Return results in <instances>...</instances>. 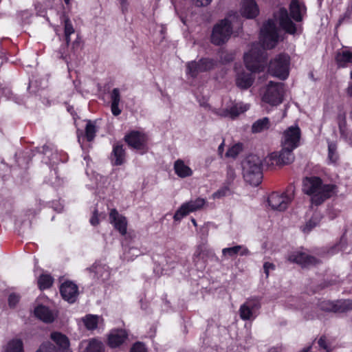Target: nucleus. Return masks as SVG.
<instances>
[{"label":"nucleus","mask_w":352,"mask_h":352,"mask_svg":"<svg viewBox=\"0 0 352 352\" xmlns=\"http://www.w3.org/2000/svg\"><path fill=\"white\" fill-rule=\"evenodd\" d=\"M276 23H278L283 30L290 34H295L298 31H301L300 28H298L289 18L287 9L280 8L274 14V18L264 23L261 30V42L263 48L271 49L277 44L278 30Z\"/></svg>","instance_id":"f257e3e1"},{"label":"nucleus","mask_w":352,"mask_h":352,"mask_svg":"<svg viewBox=\"0 0 352 352\" xmlns=\"http://www.w3.org/2000/svg\"><path fill=\"white\" fill-rule=\"evenodd\" d=\"M265 59V50L261 49L258 44L253 45L251 50L244 54L246 68L251 72H246L243 70L238 71L235 79L236 86L241 89H247L250 87L254 80L252 73L263 70Z\"/></svg>","instance_id":"f03ea898"},{"label":"nucleus","mask_w":352,"mask_h":352,"mask_svg":"<svg viewBox=\"0 0 352 352\" xmlns=\"http://www.w3.org/2000/svg\"><path fill=\"white\" fill-rule=\"evenodd\" d=\"M334 186L323 184L317 177H306L303 180L302 190L311 197L312 204L319 205L333 193Z\"/></svg>","instance_id":"7ed1b4c3"},{"label":"nucleus","mask_w":352,"mask_h":352,"mask_svg":"<svg viewBox=\"0 0 352 352\" xmlns=\"http://www.w3.org/2000/svg\"><path fill=\"white\" fill-rule=\"evenodd\" d=\"M245 180L251 185H258L263 177L262 160L257 155L248 156L242 163Z\"/></svg>","instance_id":"20e7f679"},{"label":"nucleus","mask_w":352,"mask_h":352,"mask_svg":"<svg viewBox=\"0 0 352 352\" xmlns=\"http://www.w3.org/2000/svg\"><path fill=\"white\" fill-rule=\"evenodd\" d=\"M232 15H230L214 25L210 36L212 43L221 45L229 40L232 33Z\"/></svg>","instance_id":"39448f33"},{"label":"nucleus","mask_w":352,"mask_h":352,"mask_svg":"<svg viewBox=\"0 0 352 352\" xmlns=\"http://www.w3.org/2000/svg\"><path fill=\"white\" fill-rule=\"evenodd\" d=\"M290 58L287 54H280L271 60L269 72L281 80L286 79L289 76Z\"/></svg>","instance_id":"423d86ee"},{"label":"nucleus","mask_w":352,"mask_h":352,"mask_svg":"<svg viewBox=\"0 0 352 352\" xmlns=\"http://www.w3.org/2000/svg\"><path fill=\"white\" fill-rule=\"evenodd\" d=\"M285 93L284 85L281 82H270L263 95V102L272 106L282 103Z\"/></svg>","instance_id":"0eeeda50"},{"label":"nucleus","mask_w":352,"mask_h":352,"mask_svg":"<svg viewBox=\"0 0 352 352\" xmlns=\"http://www.w3.org/2000/svg\"><path fill=\"white\" fill-rule=\"evenodd\" d=\"M216 65L217 62L208 58L189 61L186 65V74L188 78H195L200 73L208 72Z\"/></svg>","instance_id":"6e6552de"},{"label":"nucleus","mask_w":352,"mask_h":352,"mask_svg":"<svg viewBox=\"0 0 352 352\" xmlns=\"http://www.w3.org/2000/svg\"><path fill=\"white\" fill-rule=\"evenodd\" d=\"M279 152H272L265 159V162L268 166H280L292 163L294 160V148L281 146Z\"/></svg>","instance_id":"1a4fd4ad"},{"label":"nucleus","mask_w":352,"mask_h":352,"mask_svg":"<svg viewBox=\"0 0 352 352\" xmlns=\"http://www.w3.org/2000/svg\"><path fill=\"white\" fill-rule=\"evenodd\" d=\"M300 137L301 131L299 126H291L283 133L280 140L281 146L296 149L300 145Z\"/></svg>","instance_id":"9d476101"},{"label":"nucleus","mask_w":352,"mask_h":352,"mask_svg":"<svg viewBox=\"0 0 352 352\" xmlns=\"http://www.w3.org/2000/svg\"><path fill=\"white\" fill-rule=\"evenodd\" d=\"M206 204V200L200 197L184 203L175 212L173 219L176 221H179L190 212L202 209Z\"/></svg>","instance_id":"9b49d317"},{"label":"nucleus","mask_w":352,"mask_h":352,"mask_svg":"<svg viewBox=\"0 0 352 352\" xmlns=\"http://www.w3.org/2000/svg\"><path fill=\"white\" fill-rule=\"evenodd\" d=\"M261 307V302L258 298H250L241 305L239 315L242 320H253L256 316V312Z\"/></svg>","instance_id":"f8f14e48"},{"label":"nucleus","mask_w":352,"mask_h":352,"mask_svg":"<svg viewBox=\"0 0 352 352\" xmlns=\"http://www.w3.org/2000/svg\"><path fill=\"white\" fill-rule=\"evenodd\" d=\"M292 199V194L273 192L269 196L267 202L272 210L284 211L287 208Z\"/></svg>","instance_id":"ddd939ff"},{"label":"nucleus","mask_w":352,"mask_h":352,"mask_svg":"<svg viewBox=\"0 0 352 352\" xmlns=\"http://www.w3.org/2000/svg\"><path fill=\"white\" fill-rule=\"evenodd\" d=\"M319 307L325 311L343 313L352 309V300H340L335 302L323 300L320 302Z\"/></svg>","instance_id":"4468645a"},{"label":"nucleus","mask_w":352,"mask_h":352,"mask_svg":"<svg viewBox=\"0 0 352 352\" xmlns=\"http://www.w3.org/2000/svg\"><path fill=\"white\" fill-rule=\"evenodd\" d=\"M250 109V105L241 102L234 103L230 108L214 109L212 112L220 117L230 118L234 119L241 113L247 111Z\"/></svg>","instance_id":"2eb2a0df"},{"label":"nucleus","mask_w":352,"mask_h":352,"mask_svg":"<svg viewBox=\"0 0 352 352\" xmlns=\"http://www.w3.org/2000/svg\"><path fill=\"white\" fill-rule=\"evenodd\" d=\"M125 140L128 144L134 149L141 151L142 153L147 150V136L145 133L133 131L125 136Z\"/></svg>","instance_id":"dca6fc26"},{"label":"nucleus","mask_w":352,"mask_h":352,"mask_svg":"<svg viewBox=\"0 0 352 352\" xmlns=\"http://www.w3.org/2000/svg\"><path fill=\"white\" fill-rule=\"evenodd\" d=\"M288 260L292 263H296L304 267L316 265L320 263L319 260L316 258L311 256L306 253L300 251H295L292 252L288 256Z\"/></svg>","instance_id":"f3484780"},{"label":"nucleus","mask_w":352,"mask_h":352,"mask_svg":"<svg viewBox=\"0 0 352 352\" xmlns=\"http://www.w3.org/2000/svg\"><path fill=\"white\" fill-rule=\"evenodd\" d=\"M127 332L122 329H112L108 334L107 344L115 349L120 347L127 339Z\"/></svg>","instance_id":"a211bd4d"},{"label":"nucleus","mask_w":352,"mask_h":352,"mask_svg":"<svg viewBox=\"0 0 352 352\" xmlns=\"http://www.w3.org/2000/svg\"><path fill=\"white\" fill-rule=\"evenodd\" d=\"M241 14L247 19H254L259 14V8L255 0H242Z\"/></svg>","instance_id":"6ab92c4d"},{"label":"nucleus","mask_w":352,"mask_h":352,"mask_svg":"<svg viewBox=\"0 0 352 352\" xmlns=\"http://www.w3.org/2000/svg\"><path fill=\"white\" fill-rule=\"evenodd\" d=\"M109 221L122 235H124L126 233L127 221L124 216L119 214L116 209L111 210Z\"/></svg>","instance_id":"aec40b11"},{"label":"nucleus","mask_w":352,"mask_h":352,"mask_svg":"<svg viewBox=\"0 0 352 352\" xmlns=\"http://www.w3.org/2000/svg\"><path fill=\"white\" fill-rule=\"evenodd\" d=\"M307 8L303 3L298 0H291L289 4V13L291 17L296 22L302 21L306 14Z\"/></svg>","instance_id":"412c9836"},{"label":"nucleus","mask_w":352,"mask_h":352,"mask_svg":"<svg viewBox=\"0 0 352 352\" xmlns=\"http://www.w3.org/2000/svg\"><path fill=\"white\" fill-rule=\"evenodd\" d=\"M60 292L63 299L74 302L77 297L78 287L72 282L67 281L61 285Z\"/></svg>","instance_id":"4be33fe9"},{"label":"nucleus","mask_w":352,"mask_h":352,"mask_svg":"<svg viewBox=\"0 0 352 352\" xmlns=\"http://www.w3.org/2000/svg\"><path fill=\"white\" fill-rule=\"evenodd\" d=\"M81 352H104L103 343L98 339L91 338L80 343Z\"/></svg>","instance_id":"5701e85b"},{"label":"nucleus","mask_w":352,"mask_h":352,"mask_svg":"<svg viewBox=\"0 0 352 352\" xmlns=\"http://www.w3.org/2000/svg\"><path fill=\"white\" fill-rule=\"evenodd\" d=\"M173 169L175 175L179 178L184 179L191 177L193 175L192 169L181 159L175 161Z\"/></svg>","instance_id":"b1692460"},{"label":"nucleus","mask_w":352,"mask_h":352,"mask_svg":"<svg viewBox=\"0 0 352 352\" xmlns=\"http://www.w3.org/2000/svg\"><path fill=\"white\" fill-rule=\"evenodd\" d=\"M93 278L106 280L109 276V267L105 264L96 263L87 269Z\"/></svg>","instance_id":"393cba45"},{"label":"nucleus","mask_w":352,"mask_h":352,"mask_svg":"<svg viewBox=\"0 0 352 352\" xmlns=\"http://www.w3.org/2000/svg\"><path fill=\"white\" fill-rule=\"evenodd\" d=\"M336 61L338 67H346L352 63V50L342 49L336 56Z\"/></svg>","instance_id":"a878e982"},{"label":"nucleus","mask_w":352,"mask_h":352,"mask_svg":"<svg viewBox=\"0 0 352 352\" xmlns=\"http://www.w3.org/2000/svg\"><path fill=\"white\" fill-rule=\"evenodd\" d=\"M96 133V122H93L91 120H88L85 127V134L82 135V131L78 130L77 131V137L79 143H81V140L86 138L87 141H92Z\"/></svg>","instance_id":"bb28decb"},{"label":"nucleus","mask_w":352,"mask_h":352,"mask_svg":"<svg viewBox=\"0 0 352 352\" xmlns=\"http://www.w3.org/2000/svg\"><path fill=\"white\" fill-rule=\"evenodd\" d=\"M35 316L44 322H52L55 318L54 314L47 307L38 305L34 309Z\"/></svg>","instance_id":"cd10ccee"},{"label":"nucleus","mask_w":352,"mask_h":352,"mask_svg":"<svg viewBox=\"0 0 352 352\" xmlns=\"http://www.w3.org/2000/svg\"><path fill=\"white\" fill-rule=\"evenodd\" d=\"M50 338L58 346L60 349L63 350L64 352L70 351L69 349V340L65 335L58 331H54L51 333Z\"/></svg>","instance_id":"c85d7f7f"},{"label":"nucleus","mask_w":352,"mask_h":352,"mask_svg":"<svg viewBox=\"0 0 352 352\" xmlns=\"http://www.w3.org/2000/svg\"><path fill=\"white\" fill-rule=\"evenodd\" d=\"M121 97L120 90L118 88H114L111 93V110L113 116H119L122 110L119 107Z\"/></svg>","instance_id":"c756f323"},{"label":"nucleus","mask_w":352,"mask_h":352,"mask_svg":"<svg viewBox=\"0 0 352 352\" xmlns=\"http://www.w3.org/2000/svg\"><path fill=\"white\" fill-rule=\"evenodd\" d=\"M82 321L88 330H94L102 322V317L97 315L87 314L82 318Z\"/></svg>","instance_id":"7c9ffc66"},{"label":"nucleus","mask_w":352,"mask_h":352,"mask_svg":"<svg viewBox=\"0 0 352 352\" xmlns=\"http://www.w3.org/2000/svg\"><path fill=\"white\" fill-rule=\"evenodd\" d=\"M222 254L224 256H234L236 254L246 256L250 254L248 249L243 245H236L231 248H226L222 250Z\"/></svg>","instance_id":"2f4dec72"},{"label":"nucleus","mask_w":352,"mask_h":352,"mask_svg":"<svg viewBox=\"0 0 352 352\" xmlns=\"http://www.w3.org/2000/svg\"><path fill=\"white\" fill-rule=\"evenodd\" d=\"M3 352H23L22 340L19 338L10 340L5 345Z\"/></svg>","instance_id":"473e14b6"},{"label":"nucleus","mask_w":352,"mask_h":352,"mask_svg":"<svg viewBox=\"0 0 352 352\" xmlns=\"http://www.w3.org/2000/svg\"><path fill=\"white\" fill-rule=\"evenodd\" d=\"M125 160V153L122 145H114L113 148L112 161L115 165L122 164Z\"/></svg>","instance_id":"72a5a7b5"},{"label":"nucleus","mask_w":352,"mask_h":352,"mask_svg":"<svg viewBox=\"0 0 352 352\" xmlns=\"http://www.w3.org/2000/svg\"><path fill=\"white\" fill-rule=\"evenodd\" d=\"M270 125L269 118L265 117L255 121L252 125L251 130L253 133H258L267 130Z\"/></svg>","instance_id":"f704fd0d"},{"label":"nucleus","mask_w":352,"mask_h":352,"mask_svg":"<svg viewBox=\"0 0 352 352\" xmlns=\"http://www.w3.org/2000/svg\"><path fill=\"white\" fill-rule=\"evenodd\" d=\"M208 251L203 246L199 245L195 250L192 260L195 265L204 267L206 263L205 256Z\"/></svg>","instance_id":"c9c22d12"},{"label":"nucleus","mask_w":352,"mask_h":352,"mask_svg":"<svg viewBox=\"0 0 352 352\" xmlns=\"http://www.w3.org/2000/svg\"><path fill=\"white\" fill-rule=\"evenodd\" d=\"M63 25H64V34L65 37L66 43L68 45L70 43V35L75 32V30L73 27L72 21L70 19L64 16L63 18Z\"/></svg>","instance_id":"e433bc0d"},{"label":"nucleus","mask_w":352,"mask_h":352,"mask_svg":"<svg viewBox=\"0 0 352 352\" xmlns=\"http://www.w3.org/2000/svg\"><path fill=\"white\" fill-rule=\"evenodd\" d=\"M53 283L52 277L49 274H42L38 280V284L41 289L50 287Z\"/></svg>","instance_id":"4c0bfd02"},{"label":"nucleus","mask_w":352,"mask_h":352,"mask_svg":"<svg viewBox=\"0 0 352 352\" xmlns=\"http://www.w3.org/2000/svg\"><path fill=\"white\" fill-rule=\"evenodd\" d=\"M319 219L317 216H313L304 226L301 227V230L304 233H309L313 228L319 223Z\"/></svg>","instance_id":"58836bf2"},{"label":"nucleus","mask_w":352,"mask_h":352,"mask_svg":"<svg viewBox=\"0 0 352 352\" xmlns=\"http://www.w3.org/2000/svg\"><path fill=\"white\" fill-rule=\"evenodd\" d=\"M338 159L337 146L333 142L328 143V160L331 163H336Z\"/></svg>","instance_id":"ea45409f"},{"label":"nucleus","mask_w":352,"mask_h":352,"mask_svg":"<svg viewBox=\"0 0 352 352\" xmlns=\"http://www.w3.org/2000/svg\"><path fill=\"white\" fill-rule=\"evenodd\" d=\"M230 188H229L228 185H225L220 188L218 190H217L215 192H214L211 195V198L213 199H221L226 196H228L230 194Z\"/></svg>","instance_id":"a19ab883"},{"label":"nucleus","mask_w":352,"mask_h":352,"mask_svg":"<svg viewBox=\"0 0 352 352\" xmlns=\"http://www.w3.org/2000/svg\"><path fill=\"white\" fill-rule=\"evenodd\" d=\"M140 254V250L137 248H130L129 250L124 252L122 258L127 261H133L135 257Z\"/></svg>","instance_id":"79ce46f5"},{"label":"nucleus","mask_w":352,"mask_h":352,"mask_svg":"<svg viewBox=\"0 0 352 352\" xmlns=\"http://www.w3.org/2000/svg\"><path fill=\"white\" fill-rule=\"evenodd\" d=\"M242 150V145L240 144H236L229 148L226 153V156L228 157H236Z\"/></svg>","instance_id":"37998d69"},{"label":"nucleus","mask_w":352,"mask_h":352,"mask_svg":"<svg viewBox=\"0 0 352 352\" xmlns=\"http://www.w3.org/2000/svg\"><path fill=\"white\" fill-rule=\"evenodd\" d=\"M36 352H56V347L50 342L43 343Z\"/></svg>","instance_id":"c03bdc74"},{"label":"nucleus","mask_w":352,"mask_h":352,"mask_svg":"<svg viewBox=\"0 0 352 352\" xmlns=\"http://www.w3.org/2000/svg\"><path fill=\"white\" fill-rule=\"evenodd\" d=\"M101 218H104V216L102 214H99L98 210L95 209L93 211V214L90 218L89 222L91 226H96L100 223V220Z\"/></svg>","instance_id":"a18cd8bd"},{"label":"nucleus","mask_w":352,"mask_h":352,"mask_svg":"<svg viewBox=\"0 0 352 352\" xmlns=\"http://www.w3.org/2000/svg\"><path fill=\"white\" fill-rule=\"evenodd\" d=\"M20 296L14 293L10 294L8 297V304L10 307H14L19 302Z\"/></svg>","instance_id":"49530a36"},{"label":"nucleus","mask_w":352,"mask_h":352,"mask_svg":"<svg viewBox=\"0 0 352 352\" xmlns=\"http://www.w3.org/2000/svg\"><path fill=\"white\" fill-rule=\"evenodd\" d=\"M131 352H146V349L144 344L136 342L132 346Z\"/></svg>","instance_id":"de8ad7c7"},{"label":"nucleus","mask_w":352,"mask_h":352,"mask_svg":"<svg viewBox=\"0 0 352 352\" xmlns=\"http://www.w3.org/2000/svg\"><path fill=\"white\" fill-rule=\"evenodd\" d=\"M275 269V265L273 263L265 262L263 265L264 272L266 275V278L269 276L270 272Z\"/></svg>","instance_id":"09e8293b"},{"label":"nucleus","mask_w":352,"mask_h":352,"mask_svg":"<svg viewBox=\"0 0 352 352\" xmlns=\"http://www.w3.org/2000/svg\"><path fill=\"white\" fill-rule=\"evenodd\" d=\"M51 175H52V177H53V178L51 179H49L47 181V182L53 186L60 185V179H58V177L56 175V170L52 171Z\"/></svg>","instance_id":"8fccbe9b"},{"label":"nucleus","mask_w":352,"mask_h":352,"mask_svg":"<svg viewBox=\"0 0 352 352\" xmlns=\"http://www.w3.org/2000/svg\"><path fill=\"white\" fill-rule=\"evenodd\" d=\"M194 3L196 6L201 7V6H207L212 2V0H193Z\"/></svg>","instance_id":"3c124183"},{"label":"nucleus","mask_w":352,"mask_h":352,"mask_svg":"<svg viewBox=\"0 0 352 352\" xmlns=\"http://www.w3.org/2000/svg\"><path fill=\"white\" fill-rule=\"evenodd\" d=\"M227 175H228V184H230V182L232 181H233V179L235 177L234 172V170L232 169L229 168L228 170Z\"/></svg>","instance_id":"603ef678"},{"label":"nucleus","mask_w":352,"mask_h":352,"mask_svg":"<svg viewBox=\"0 0 352 352\" xmlns=\"http://www.w3.org/2000/svg\"><path fill=\"white\" fill-rule=\"evenodd\" d=\"M318 344L320 347L327 349V344L324 338H320L318 341Z\"/></svg>","instance_id":"864d4df0"},{"label":"nucleus","mask_w":352,"mask_h":352,"mask_svg":"<svg viewBox=\"0 0 352 352\" xmlns=\"http://www.w3.org/2000/svg\"><path fill=\"white\" fill-rule=\"evenodd\" d=\"M118 1L120 4L122 12L127 10L128 5H129L127 0H118Z\"/></svg>","instance_id":"5fc2aeb1"},{"label":"nucleus","mask_w":352,"mask_h":352,"mask_svg":"<svg viewBox=\"0 0 352 352\" xmlns=\"http://www.w3.org/2000/svg\"><path fill=\"white\" fill-rule=\"evenodd\" d=\"M52 151V148H50L49 146L45 145L43 147V153L44 155H47L49 153Z\"/></svg>","instance_id":"6e6d98bb"},{"label":"nucleus","mask_w":352,"mask_h":352,"mask_svg":"<svg viewBox=\"0 0 352 352\" xmlns=\"http://www.w3.org/2000/svg\"><path fill=\"white\" fill-rule=\"evenodd\" d=\"M346 92L349 96L352 97V82L349 84V86L346 89Z\"/></svg>","instance_id":"4d7b16f0"},{"label":"nucleus","mask_w":352,"mask_h":352,"mask_svg":"<svg viewBox=\"0 0 352 352\" xmlns=\"http://www.w3.org/2000/svg\"><path fill=\"white\" fill-rule=\"evenodd\" d=\"M223 146H224V144L223 142L221 143L219 146V148H218V151H219V154H222L223 151Z\"/></svg>","instance_id":"13d9d810"},{"label":"nucleus","mask_w":352,"mask_h":352,"mask_svg":"<svg viewBox=\"0 0 352 352\" xmlns=\"http://www.w3.org/2000/svg\"><path fill=\"white\" fill-rule=\"evenodd\" d=\"M10 92L8 89H3V94L7 96V94Z\"/></svg>","instance_id":"bf43d9fd"},{"label":"nucleus","mask_w":352,"mask_h":352,"mask_svg":"<svg viewBox=\"0 0 352 352\" xmlns=\"http://www.w3.org/2000/svg\"><path fill=\"white\" fill-rule=\"evenodd\" d=\"M310 350V347H307L303 349L300 352H309Z\"/></svg>","instance_id":"052dcab7"},{"label":"nucleus","mask_w":352,"mask_h":352,"mask_svg":"<svg viewBox=\"0 0 352 352\" xmlns=\"http://www.w3.org/2000/svg\"><path fill=\"white\" fill-rule=\"evenodd\" d=\"M268 352H277L276 349H271Z\"/></svg>","instance_id":"680f3d73"},{"label":"nucleus","mask_w":352,"mask_h":352,"mask_svg":"<svg viewBox=\"0 0 352 352\" xmlns=\"http://www.w3.org/2000/svg\"><path fill=\"white\" fill-rule=\"evenodd\" d=\"M192 222L194 226H197L196 221L194 219H192Z\"/></svg>","instance_id":"e2e57ef3"},{"label":"nucleus","mask_w":352,"mask_h":352,"mask_svg":"<svg viewBox=\"0 0 352 352\" xmlns=\"http://www.w3.org/2000/svg\"><path fill=\"white\" fill-rule=\"evenodd\" d=\"M64 1H65V3L67 5H68V4H69V1H70V0H64Z\"/></svg>","instance_id":"0e129e2a"},{"label":"nucleus","mask_w":352,"mask_h":352,"mask_svg":"<svg viewBox=\"0 0 352 352\" xmlns=\"http://www.w3.org/2000/svg\"><path fill=\"white\" fill-rule=\"evenodd\" d=\"M99 177H100V179L101 180H106V178H104V177H102V176H99Z\"/></svg>","instance_id":"69168bd1"},{"label":"nucleus","mask_w":352,"mask_h":352,"mask_svg":"<svg viewBox=\"0 0 352 352\" xmlns=\"http://www.w3.org/2000/svg\"><path fill=\"white\" fill-rule=\"evenodd\" d=\"M50 161H52V163H55L56 162L54 160V157L52 159H50Z\"/></svg>","instance_id":"338daca9"},{"label":"nucleus","mask_w":352,"mask_h":352,"mask_svg":"<svg viewBox=\"0 0 352 352\" xmlns=\"http://www.w3.org/2000/svg\"><path fill=\"white\" fill-rule=\"evenodd\" d=\"M351 78L352 79V71L351 72Z\"/></svg>","instance_id":"774afa93"}]
</instances>
